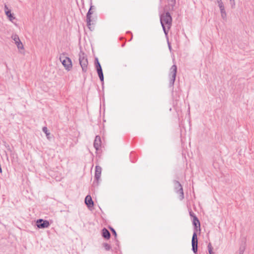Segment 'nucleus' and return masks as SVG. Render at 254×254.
Listing matches in <instances>:
<instances>
[{"mask_svg":"<svg viewBox=\"0 0 254 254\" xmlns=\"http://www.w3.org/2000/svg\"><path fill=\"white\" fill-rule=\"evenodd\" d=\"M167 6L164 8V12L160 14V21L161 25H166L168 29L171 28L172 17L170 13L167 10Z\"/></svg>","mask_w":254,"mask_h":254,"instance_id":"obj_1","label":"nucleus"},{"mask_svg":"<svg viewBox=\"0 0 254 254\" xmlns=\"http://www.w3.org/2000/svg\"><path fill=\"white\" fill-rule=\"evenodd\" d=\"M192 225L193 226V232L191 239V243L193 244V248H194L195 245H196V242L198 241L197 238V232L200 233V222L199 220H197L196 222H192Z\"/></svg>","mask_w":254,"mask_h":254,"instance_id":"obj_2","label":"nucleus"},{"mask_svg":"<svg viewBox=\"0 0 254 254\" xmlns=\"http://www.w3.org/2000/svg\"><path fill=\"white\" fill-rule=\"evenodd\" d=\"M78 56L79 62L82 68V70L83 72H86L87 70L88 64L87 55L83 51H80Z\"/></svg>","mask_w":254,"mask_h":254,"instance_id":"obj_3","label":"nucleus"},{"mask_svg":"<svg viewBox=\"0 0 254 254\" xmlns=\"http://www.w3.org/2000/svg\"><path fill=\"white\" fill-rule=\"evenodd\" d=\"M177 66L176 64L173 65L169 70V76L170 78L169 87L174 88V83L176 79Z\"/></svg>","mask_w":254,"mask_h":254,"instance_id":"obj_4","label":"nucleus"},{"mask_svg":"<svg viewBox=\"0 0 254 254\" xmlns=\"http://www.w3.org/2000/svg\"><path fill=\"white\" fill-rule=\"evenodd\" d=\"M66 54V53L61 54L60 56L59 59L65 69L69 71L72 68V64L71 59L67 57H65Z\"/></svg>","mask_w":254,"mask_h":254,"instance_id":"obj_5","label":"nucleus"},{"mask_svg":"<svg viewBox=\"0 0 254 254\" xmlns=\"http://www.w3.org/2000/svg\"><path fill=\"white\" fill-rule=\"evenodd\" d=\"M90 8L86 14V23L87 26L90 30L94 29V28L92 29L91 25L94 24V20L91 19V15L93 14L94 11L92 10V0H90Z\"/></svg>","mask_w":254,"mask_h":254,"instance_id":"obj_6","label":"nucleus"},{"mask_svg":"<svg viewBox=\"0 0 254 254\" xmlns=\"http://www.w3.org/2000/svg\"><path fill=\"white\" fill-rule=\"evenodd\" d=\"M174 189L175 192L179 195V198L180 200H183L184 198V194L183 189L180 183L176 180L174 181Z\"/></svg>","mask_w":254,"mask_h":254,"instance_id":"obj_7","label":"nucleus"},{"mask_svg":"<svg viewBox=\"0 0 254 254\" xmlns=\"http://www.w3.org/2000/svg\"><path fill=\"white\" fill-rule=\"evenodd\" d=\"M102 168L99 166H96L95 167V172L94 176V181L93 183V186L94 187H97L99 185V181L100 180V176L101 174Z\"/></svg>","mask_w":254,"mask_h":254,"instance_id":"obj_8","label":"nucleus"},{"mask_svg":"<svg viewBox=\"0 0 254 254\" xmlns=\"http://www.w3.org/2000/svg\"><path fill=\"white\" fill-rule=\"evenodd\" d=\"M36 225L39 229H44L48 228L50 224L48 220L39 219L36 221Z\"/></svg>","mask_w":254,"mask_h":254,"instance_id":"obj_9","label":"nucleus"},{"mask_svg":"<svg viewBox=\"0 0 254 254\" xmlns=\"http://www.w3.org/2000/svg\"><path fill=\"white\" fill-rule=\"evenodd\" d=\"M101 138L99 135H96L94 141L93 146L96 151H98L101 146Z\"/></svg>","mask_w":254,"mask_h":254,"instance_id":"obj_10","label":"nucleus"},{"mask_svg":"<svg viewBox=\"0 0 254 254\" xmlns=\"http://www.w3.org/2000/svg\"><path fill=\"white\" fill-rule=\"evenodd\" d=\"M4 12L5 15L8 17V19L10 21H12L13 20L15 19V17L14 16L13 13H11V11L8 8L7 5H4Z\"/></svg>","mask_w":254,"mask_h":254,"instance_id":"obj_11","label":"nucleus"},{"mask_svg":"<svg viewBox=\"0 0 254 254\" xmlns=\"http://www.w3.org/2000/svg\"><path fill=\"white\" fill-rule=\"evenodd\" d=\"M85 203L87 207L90 209L94 206V201H93L91 196L90 195H87L85 198Z\"/></svg>","mask_w":254,"mask_h":254,"instance_id":"obj_12","label":"nucleus"},{"mask_svg":"<svg viewBox=\"0 0 254 254\" xmlns=\"http://www.w3.org/2000/svg\"><path fill=\"white\" fill-rule=\"evenodd\" d=\"M101 235L102 237L106 240H109L111 238V234L109 230L106 228H104L102 230Z\"/></svg>","mask_w":254,"mask_h":254,"instance_id":"obj_13","label":"nucleus"},{"mask_svg":"<svg viewBox=\"0 0 254 254\" xmlns=\"http://www.w3.org/2000/svg\"><path fill=\"white\" fill-rule=\"evenodd\" d=\"M94 64L97 73L103 72L101 65L97 58H95Z\"/></svg>","mask_w":254,"mask_h":254,"instance_id":"obj_14","label":"nucleus"},{"mask_svg":"<svg viewBox=\"0 0 254 254\" xmlns=\"http://www.w3.org/2000/svg\"><path fill=\"white\" fill-rule=\"evenodd\" d=\"M169 5L171 7L169 8L170 10H174V6L176 4V0H168Z\"/></svg>","mask_w":254,"mask_h":254,"instance_id":"obj_15","label":"nucleus"},{"mask_svg":"<svg viewBox=\"0 0 254 254\" xmlns=\"http://www.w3.org/2000/svg\"><path fill=\"white\" fill-rule=\"evenodd\" d=\"M109 228L110 229V230L112 232L113 235L114 236L115 240L116 241L117 244H118L119 243V241L117 240V232H116V230L113 227H112L111 226H109Z\"/></svg>","mask_w":254,"mask_h":254,"instance_id":"obj_16","label":"nucleus"},{"mask_svg":"<svg viewBox=\"0 0 254 254\" xmlns=\"http://www.w3.org/2000/svg\"><path fill=\"white\" fill-rule=\"evenodd\" d=\"M43 131L46 134L48 139L50 138V133L48 131V129L46 127H44L42 128Z\"/></svg>","mask_w":254,"mask_h":254,"instance_id":"obj_17","label":"nucleus"},{"mask_svg":"<svg viewBox=\"0 0 254 254\" xmlns=\"http://www.w3.org/2000/svg\"><path fill=\"white\" fill-rule=\"evenodd\" d=\"M191 246H192L191 250L192 251L193 253L194 254H197V251H198V241H197V242H196V245H195V246L194 247V248H193V244H192V243H191Z\"/></svg>","mask_w":254,"mask_h":254,"instance_id":"obj_18","label":"nucleus"},{"mask_svg":"<svg viewBox=\"0 0 254 254\" xmlns=\"http://www.w3.org/2000/svg\"><path fill=\"white\" fill-rule=\"evenodd\" d=\"M208 251L209 254H215L213 252V247L211 244L210 243H209L207 246Z\"/></svg>","mask_w":254,"mask_h":254,"instance_id":"obj_19","label":"nucleus"},{"mask_svg":"<svg viewBox=\"0 0 254 254\" xmlns=\"http://www.w3.org/2000/svg\"><path fill=\"white\" fill-rule=\"evenodd\" d=\"M98 76L99 77V79H100L101 82H102V85H103V84H104V74H103V72H102L98 73Z\"/></svg>","mask_w":254,"mask_h":254,"instance_id":"obj_20","label":"nucleus"},{"mask_svg":"<svg viewBox=\"0 0 254 254\" xmlns=\"http://www.w3.org/2000/svg\"><path fill=\"white\" fill-rule=\"evenodd\" d=\"M103 246L104 247L105 249L107 251H110L111 249V246L109 244H108V243H103Z\"/></svg>","mask_w":254,"mask_h":254,"instance_id":"obj_21","label":"nucleus"},{"mask_svg":"<svg viewBox=\"0 0 254 254\" xmlns=\"http://www.w3.org/2000/svg\"><path fill=\"white\" fill-rule=\"evenodd\" d=\"M221 16L223 19H226L227 17V14L225 9L221 10Z\"/></svg>","mask_w":254,"mask_h":254,"instance_id":"obj_22","label":"nucleus"},{"mask_svg":"<svg viewBox=\"0 0 254 254\" xmlns=\"http://www.w3.org/2000/svg\"><path fill=\"white\" fill-rule=\"evenodd\" d=\"M18 49H23V44L22 43H21V42L20 41H19L18 42H17V43L16 44Z\"/></svg>","mask_w":254,"mask_h":254,"instance_id":"obj_23","label":"nucleus"},{"mask_svg":"<svg viewBox=\"0 0 254 254\" xmlns=\"http://www.w3.org/2000/svg\"><path fill=\"white\" fill-rule=\"evenodd\" d=\"M162 27V28H163V31L165 33V34L166 35H168V30L166 29V28L165 27V25H161Z\"/></svg>","mask_w":254,"mask_h":254,"instance_id":"obj_24","label":"nucleus"},{"mask_svg":"<svg viewBox=\"0 0 254 254\" xmlns=\"http://www.w3.org/2000/svg\"><path fill=\"white\" fill-rule=\"evenodd\" d=\"M189 214L191 218L196 216V215L192 212L191 209H189Z\"/></svg>","mask_w":254,"mask_h":254,"instance_id":"obj_25","label":"nucleus"},{"mask_svg":"<svg viewBox=\"0 0 254 254\" xmlns=\"http://www.w3.org/2000/svg\"><path fill=\"white\" fill-rule=\"evenodd\" d=\"M13 40L15 41V44H16V43H17V42H19V41H20V39H19V37H18L17 35H15L14 36V38H13Z\"/></svg>","mask_w":254,"mask_h":254,"instance_id":"obj_26","label":"nucleus"},{"mask_svg":"<svg viewBox=\"0 0 254 254\" xmlns=\"http://www.w3.org/2000/svg\"><path fill=\"white\" fill-rule=\"evenodd\" d=\"M245 247H244V248H242V247H241V248H240V252H239V254H244V251H245Z\"/></svg>","mask_w":254,"mask_h":254,"instance_id":"obj_27","label":"nucleus"},{"mask_svg":"<svg viewBox=\"0 0 254 254\" xmlns=\"http://www.w3.org/2000/svg\"><path fill=\"white\" fill-rule=\"evenodd\" d=\"M192 219V222L194 221V222H196L197 221V220H199L198 218L197 217V216H195L193 218H191Z\"/></svg>","mask_w":254,"mask_h":254,"instance_id":"obj_28","label":"nucleus"},{"mask_svg":"<svg viewBox=\"0 0 254 254\" xmlns=\"http://www.w3.org/2000/svg\"><path fill=\"white\" fill-rule=\"evenodd\" d=\"M127 34H131V38H130V39L129 40V41H131V40H132V37H133L132 33H131L130 31H127Z\"/></svg>","mask_w":254,"mask_h":254,"instance_id":"obj_29","label":"nucleus"},{"mask_svg":"<svg viewBox=\"0 0 254 254\" xmlns=\"http://www.w3.org/2000/svg\"><path fill=\"white\" fill-rule=\"evenodd\" d=\"M231 4L232 7H233V6L235 5V0H230Z\"/></svg>","mask_w":254,"mask_h":254,"instance_id":"obj_30","label":"nucleus"},{"mask_svg":"<svg viewBox=\"0 0 254 254\" xmlns=\"http://www.w3.org/2000/svg\"><path fill=\"white\" fill-rule=\"evenodd\" d=\"M219 8H220V10H224L225 9V8H224V4H222L221 5H220L219 6Z\"/></svg>","mask_w":254,"mask_h":254,"instance_id":"obj_31","label":"nucleus"},{"mask_svg":"<svg viewBox=\"0 0 254 254\" xmlns=\"http://www.w3.org/2000/svg\"><path fill=\"white\" fill-rule=\"evenodd\" d=\"M217 3H218V6H219L220 5H221L222 4H223L222 1V0H220L219 1H217Z\"/></svg>","mask_w":254,"mask_h":254,"instance_id":"obj_32","label":"nucleus"},{"mask_svg":"<svg viewBox=\"0 0 254 254\" xmlns=\"http://www.w3.org/2000/svg\"><path fill=\"white\" fill-rule=\"evenodd\" d=\"M168 47H169V50H171V49H172L171 46L168 41Z\"/></svg>","mask_w":254,"mask_h":254,"instance_id":"obj_33","label":"nucleus"},{"mask_svg":"<svg viewBox=\"0 0 254 254\" xmlns=\"http://www.w3.org/2000/svg\"><path fill=\"white\" fill-rule=\"evenodd\" d=\"M92 10L94 11L95 10V9H96L95 6L93 5L92 4Z\"/></svg>","mask_w":254,"mask_h":254,"instance_id":"obj_34","label":"nucleus"},{"mask_svg":"<svg viewBox=\"0 0 254 254\" xmlns=\"http://www.w3.org/2000/svg\"><path fill=\"white\" fill-rule=\"evenodd\" d=\"M125 44H126V42H124L123 43V44L122 45V47H124L125 46Z\"/></svg>","mask_w":254,"mask_h":254,"instance_id":"obj_35","label":"nucleus"},{"mask_svg":"<svg viewBox=\"0 0 254 254\" xmlns=\"http://www.w3.org/2000/svg\"><path fill=\"white\" fill-rule=\"evenodd\" d=\"M125 38L123 37L120 38V40H124Z\"/></svg>","mask_w":254,"mask_h":254,"instance_id":"obj_36","label":"nucleus"}]
</instances>
